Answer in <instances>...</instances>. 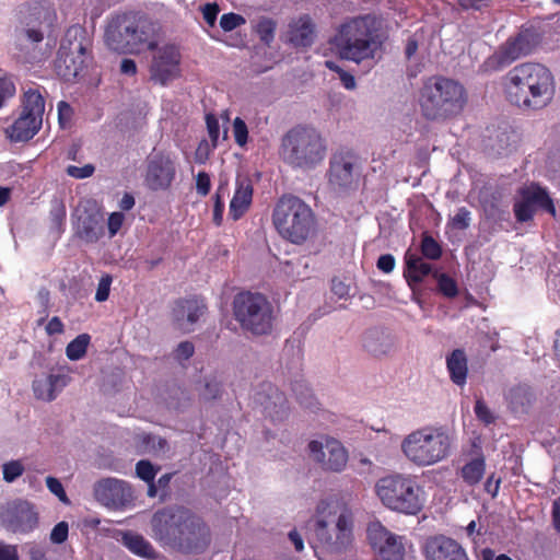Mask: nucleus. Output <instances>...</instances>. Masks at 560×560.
Listing matches in <instances>:
<instances>
[{"instance_id":"1","label":"nucleus","mask_w":560,"mask_h":560,"mask_svg":"<svg viewBox=\"0 0 560 560\" xmlns=\"http://www.w3.org/2000/svg\"><path fill=\"white\" fill-rule=\"evenodd\" d=\"M152 533L163 547L184 553H202L211 542L209 526L184 510L156 512L152 518Z\"/></svg>"},{"instance_id":"2","label":"nucleus","mask_w":560,"mask_h":560,"mask_svg":"<svg viewBox=\"0 0 560 560\" xmlns=\"http://www.w3.org/2000/svg\"><path fill=\"white\" fill-rule=\"evenodd\" d=\"M508 100L522 109L540 110L553 100L556 83L552 72L538 62H524L505 75Z\"/></svg>"},{"instance_id":"3","label":"nucleus","mask_w":560,"mask_h":560,"mask_svg":"<svg viewBox=\"0 0 560 560\" xmlns=\"http://www.w3.org/2000/svg\"><path fill=\"white\" fill-rule=\"evenodd\" d=\"M313 533L316 548L331 556L343 555L353 541V512L337 500H323L316 508Z\"/></svg>"},{"instance_id":"4","label":"nucleus","mask_w":560,"mask_h":560,"mask_svg":"<svg viewBox=\"0 0 560 560\" xmlns=\"http://www.w3.org/2000/svg\"><path fill=\"white\" fill-rule=\"evenodd\" d=\"M454 436L444 427L427 425L408 433L400 443L407 462L417 467H429L445 460L452 453Z\"/></svg>"},{"instance_id":"5","label":"nucleus","mask_w":560,"mask_h":560,"mask_svg":"<svg viewBox=\"0 0 560 560\" xmlns=\"http://www.w3.org/2000/svg\"><path fill=\"white\" fill-rule=\"evenodd\" d=\"M380 45L375 34L374 20L369 15L343 22L332 38V46L338 56L357 63L374 59Z\"/></svg>"},{"instance_id":"6","label":"nucleus","mask_w":560,"mask_h":560,"mask_svg":"<svg viewBox=\"0 0 560 560\" xmlns=\"http://www.w3.org/2000/svg\"><path fill=\"white\" fill-rule=\"evenodd\" d=\"M155 27L135 14L118 15L108 23L105 31L107 46L120 54H139L153 49Z\"/></svg>"},{"instance_id":"7","label":"nucleus","mask_w":560,"mask_h":560,"mask_svg":"<svg viewBox=\"0 0 560 560\" xmlns=\"http://www.w3.org/2000/svg\"><path fill=\"white\" fill-rule=\"evenodd\" d=\"M466 103L464 88L443 77L428 79L420 91L419 105L423 116L431 120L459 114Z\"/></svg>"},{"instance_id":"8","label":"nucleus","mask_w":560,"mask_h":560,"mask_svg":"<svg viewBox=\"0 0 560 560\" xmlns=\"http://www.w3.org/2000/svg\"><path fill=\"white\" fill-rule=\"evenodd\" d=\"M375 493L385 508L405 515L418 514L425 503L424 491L416 478L402 474L378 479Z\"/></svg>"},{"instance_id":"9","label":"nucleus","mask_w":560,"mask_h":560,"mask_svg":"<svg viewBox=\"0 0 560 560\" xmlns=\"http://www.w3.org/2000/svg\"><path fill=\"white\" fill-rule=\"evenodd\" d=\"M280 156L293 167L313 168L325 159L326 143L316 129L295 127L282 137Z\"/></svg>"},{"instance_id":"10","label":"nucleus","mask_w":560,"mask_h":560,"mask_svg":"<svg viewBox=\"0 0 560 560\" xmlns=\"http://www.w3.org/2000/svg\"><path fill=\"white\" fill-rule=\"evenodd\" d=\"M272 222L278 233L293 244H302L314 232L315 218L312 209L295 196H283L277 202Z\"/></svg>"},{"instance_id":"11","label":"nucleus","mask_w":560,"mask_h":560,"mask_svg":"<svg viewBox=\"0 0 560 560\" xmlns=\"http://www.w3.org/2000/svg\"><path fill=\"white\" fill-rule=\"evenodd\" d=\"M233 313L242 328L254 335H266L272 329L273 308L260 293H238L233 301Z\"/></svg>"},{"instance_id":"12","label":"nucleus","mask_w":560,"mask_h":560,"mask_svg":"<svg viewBox=\"0 0 560 560\" xmlns=\"http://www.w3.org/2000/svg\"><path fill=\"white\" fill-rule=\"evenodd\" d=\"M86 42L81 27H70L61 42L56 71L66 81L77 79L85 67Z\"/></svg>"},{"instance_id":"13","label":"nucleus","mask_w":560,"mask_h":560,"mask_svg":"<svg viewBox=\"0 0 560 560\" xmlns=\"http://www.w3.org/2000/svg\"><path fill=\"white\" fill-rule=\"evenodd\" d=\"M1 525L14 534H30L39 523L36 506L26 500H14L0 508Z\"/></svg>"},{"instance_id":"14","label":"nucleus","mask_w":560,"mask_h":560,"mask_svg":"<svg viewBox=\"0 0 560 560\" xmlns=\"http://www.w3.org/2000/svg\"><path fill=\"white\" fill-rule=\"evenodd\" d=\"M312 459L325 470L340 472L348 463V452L338 440L322 436L308 443Z\"/></svg>"},{"instance_id":"15","label":"nucleus","mask_w":560,"mask_h":560,"mask_svg":"<svg viewBox=\"0 0 560 560\" xmlns=\"http://www.w3.org/2000/svg\"><path fill=\"white\" fill-rule=\"evenodd\" d=\"M368 538L383 560H402L406 552V538L390 533L381 522H371L366 529Z\"/></svg>"},{"instance_id":"16","label":"nucleus","mask_w":560,"mask_h":560,"mask_svg":"<svg viewBox=\"0 0 560 560\" xmlns=\"http://www.w3.org/2000/svg\"><path fill=\"white\" fill-rule=\"evenodd\" d=\"M93 495L103 506L112 510H120L133 499L131 486L118 478H103L93 486Z\"/></svg>"},{"instance_id":"17","label":"nucleus","mask_w":560,"mask_h":560,"mask_svg":"<svg viewBox=\"0 0 560 560\" xmlns=\"http://www.w3.org/2000/svg\"><path fill=\"white\" fill-rule=\"evenodd\" d=\"M359 178L357 158L350 153L335 154L329 162L328 183L336 191L353 188Z\"/></svg>"},{"instance_id":"18","label":"nucleus","mask_w":560,"mask_h":560,"mask_svg":"<svg viewBox=\"0 0 560 560\" xmlns=\"http://www.w3.org/2000/svg\"><path fill=\"white\" fill-rule=\"evenodd\" d=\"M180 55L176 46L163 45L155 49L150 66L151 79L160 84H166L179 74Z\"/></svg>"},{"instance_id":"19","label":"nucleus","mask_w":560,"mask_h":560,"mask_svg":"<svg viewBox=\"0 0 560 560\" xmlns=\"http://www.w3.org/2000/svg\"><path fill=\"white\" fill-rule=\"evenodd\" d=\"M538 208L545 209L551 215L556 214L552 200L544 188L534 184L522 188L521 199L514 205L516 219L526 222L533 218Z\"/></svg>"},{"instance_id":"20","label":"nucleus","mask_w":560,"mask_h":560,"mask_svg":"<svg viewBox=\"0 0 560 560\" xmlns=\"http://www.w3.org/2000/svg\"><path fill=\"white\" fill-rule=\"evenodd\" d=\"M175 173L174 159L170 154L155 153L148 162L145 184L152 190H165L171 186Z\"/></svg>"},{"instance_id":"21","label":"nucleus","mask_w":560,"mask_h":560,"mask_svg":"<svg viewBox=\"0 0 560 560\" xmlns=\"http://www.w3.org/2000/svg\"><path fill=\"white\" fill-rule=\"evenodd\" d=\"M533 49V36L528 32H521L509 38L497 52L488 60L489 65L497 68L505 67L516 59L528 55Z\"/></svg>"},{"instance_id":"22","label":"nucleus","mask_w":560,"mask_h":560,"mask_svg":"<svg viewBox=\"0 0 560 560\" xmlns=\"http://www.w3.org/2000/svg\"><path fill=\"white\" fill-rule=\"evenodd\" d=\"M317 36L316 24L308 14H301L290 20L283 38L295 48L311 47Z\"/></svg>"},{"instance_id":"23","label":"nucleus","mask_w":560,"mask_h":560,"mask_svg":"<svg viewBox=\"0 0 560 560\" xmlns=\"http://www.w3.org/2000/svg\"><path fill=\"white\" fill-rule=\"evenodd\" d=\"M74 217L77 218V234L80 238L88 243H95L103 236L104 219L97 209L79 206Z\"/></svg>"},{"instance_id":"24","label":"nucleus","mask_w":560,"mask_h":560,"mask_svg":"<svg viewBox=\"0 0 560 560\" xmlns=\"http://www.w3.org/2000/svg\"><path fill=\"white\" fill-rule=\"evenodd\" d=\"M255 404L262 408L272 420H281L287 415L285 396L272 384L265 383L254 395Z\"/></svg>"},{"instance_id":"25","label":"nucleus","mask_w":560,"mask_h":560,"mask_svg":"<svg viewBox=\"0 0 560 560\" xmlns=\"http://www.w3.org/2000/svg\"><path fill=\"white\" fill-rule=\"evenodd\" d=\"M427 560H468L465 550L454 539L435 536L427 540L424 546Z\"/></svg>"},{"instance_id":"26","label":"nucleus","mask_w":560,"mask_h":560,"mask_svg":"<svg viewBox=\"0 0 560 560\" xmlns=\"http://www.w3.org/2000/svg\"><path fill=\"white\" fill-rule=\"evenodd\" d=\"M206 305L202 300L191 299L178 301L173 308V317L177 327L189 332L194 330L195 324L203 315Z\"/></svg>"},{"instance_id":"27","label":"nucleus","mask_w":560,"mask_h":560,"mask_svg":"<svg viewBox=\"0 0 560 560\" xmlns=\"http://www.w3.org/2000/svg\"><path fill=\"white\" fill-rule=\"evenodd\" d=\"M67 374H48L37 376L33 382V392L37 399L44 401L54 400L57 395L69 384Z\"/></svg>"},{"instance_id":"28","label":"nucleus","mask_w":560,"mask_h":560,"mask_svg":"<svg viewBox=\"0 0 560 560\" xmlns=\"http://www.w3.org/2000/svg\"><path fill=\"white\" fill-rule=\"evenodd\" d=\"M253 200V186L249 179L238 178L233 198L230 202L229 215L234 220L242 218L249 209Z\"/></svg>"},{"instance_id":"29","label":"nucleus","mask_w":560,"mask_h":560,"mask_svg":"<svg viewBox=\"0 0 560 560\" xmlns=\"http://www.w3.org/2000/svg\"><path fill=\"white\" fill-rule=\"evenodd\" d=\"M393 335L381 328L369 329L363 337L364 349L375 357L385 355L394 348Z\"/></svg>"},{"instance_id":"30","label":"nucleus","mask_w":560,"mask_h":560,"mask_svg":"<svg viewBox=\"0 0 560 560\" xmlns=\"http://www.w3.org/2000/svg\"><path fill=\"white\" fill-rule=\"evenodd\" d=\"M43 118L21 113L13 125L8 128L7 133L12 141H27L40 129Z\"/></svg>"},{"instance_id":"31","label":"nucleus","mask_w":560,"mask_h":560,"mask_svg":"<svg viewBox=\"0 0 560 560\" xmlns=\"http://www.w3.org/2000/svg\"><path fill=\"white\" fill-rule=\"evenodd\" d=\"M446 368L451 381L458 385L464 386L467 381L468 361L466 353L462 349H455L446 357Z\"/></svg>"},{"instance_id":"32","label":"nucleus","mask_w":560,"mask_h":560,"mask_svg":"<svg viewBox=\"0 0 560 560\" xmlns=\"http://www.w3.org/2000/svg\"><path fill=\"white\" fill-rule=\"evenodd\" d=\"M124 545L135 555L149 559H163L153 546L141 535L131 532L125 533L122 536Z\"/></svg>"},{"instance_id":"33","label":"nucleus","mask_w":560,"mask_h":560,"mask_svg":"<svg viewBox=\"0 0 560 560\" xmlns=\"http://www.w3.org/2000/svg\"><path fill=\"white\" fill-rule=\"evenodd\" d=\"M44 93H46V91L38 85H32L25 89L22 112L34 117L43 118L45 113Z\"/></svg>"},{"instance_id":"34","label":"nucleus","mask_w":560,"mask_h":560,"mask_svg":"<svg viewBox=\"0 0 560 560\" xmlns=\"http://www.w3.org/2000/svg\"><path fill=\"white\" fill-rule=\"evenodd\" d=\"M485 468V457L480 455L470 459L462 467L460 476L466 483L474 486L482 479Z\"/></svg>"},{"instance_id":"35","label":"nucleus","mask_w":560,"mask_h":560,"mask_svg":"<svg viewBox=\"0 0 560 560\" xmlns=\"http://www.w3.org/2000/svg\"><path fill=\"white\" fill-rule=\"evenodd\" d=\"M407 272L406 277L409 283L421 282L424 277L432 273L431 265L424 262L420 257H407Z\"/></svg>"},{"instance_id":"36","label":"nucleus","mask_w":560,"mask_h":560,"mask_svg":"<svg viewBox=\"0 0 560 560\" xmlns=\"http://www.w3.org/2000/svg\"><path fill=\"white\" fill-rule=\"evenodd\" d=\"M222 384L217 375H205L199 382L197 389L205 400L215 399L221 395Z\"/></svg>"},{"instance_id":"37","label":"nucleus","mask_w":560,"mask_h":560,"mask_svg":"<svg viewBox=\"0 0 560 560\" xmlns=\"http://www.w3.org/2000/svg\"><path fill=\"white\" fill-rule=\"evenodd\" d=\"M90 343V336L86 334L79 335L74 338L66 349L67 357L72 360H80L86 353L88 346Z\"/></svg>"},{"instance_id":"38","label":"nucleus","mask_w":560,"mask_h":560,"mask_svg":"<svg viewBox=\"0 0 560 560\" xmlns=\"http://www.w3.org/2000/svg\"><path fill=\"white\" fill-rule=\"evenodd\" d=\"M226 195H229L228 182L221 180L214 195L213 222L217 225H220L223 220L224 198Z\"/></svg>"},{"instance_id":"39","label":"nucleus","mask_w":560,"mask_h":560,"mask_svg":"<svg viewBox=\"0 0 560 560\" xmlns=\"http://www.w3.org/2000/svg\"><path fill=\"white\" fill-rule=\"evenodd\" d=\"M255 30L260 40L269 45L275 38L276 22L269 18H261L257 21Z\"/></svg>"},{"instance_id":"40","label":"nucleus","mask_w":560,"mask_h":560,"mask_svg":"<svg viewBox=\"0 0 560 560\" xmlns=\"http://www.w3.org/2000/svg\"><path fill=\"white\" fill-rule=\"evenodd\" d=\"M433 277L438 281L439 291L447 298H454L458 293L456 282L444 273L433 272Z\"/></svg>"},{"instance_id":"41","label":"nucleus","mask_w":560,"mask_h":560,"mask_svg":"<svg viewBox=\"0 0 560 560\" xmlns=\"http://www.w3.org/2000/svg\"><path fill=\"white\" fill-rule=\"evenodd\" d=\"M25 468L21 460H10L2 465V474L4 481L14 482L24 472Z\"/></svg>"},{"instance_id":"42","label":"nucleus","mask_w":560,"mask_h":560,"mask_svg":"<svg viewBox=\"0 0 560 560\" xmlns=\"http://www.w3.org/2000/svg\"><path fill=\"white\" fill-rule=\"evenodd\" d=\"M232 132L236 144L244 148L248 142V128L241 117L233 120Z\"/></svg>"},{"instance_id":"43","label":"nucleus","mask_w":560,"mask_h":560,"mask_svg":"<svg viewBox=\"0 0 560 560\" xmlns=\"http://www.w3.org/2000/svg\"><path fill=\"white\" fill-rule=\"evenodd\" d=\"M33 15L42 24L45 23L47 25L51 24L55 13L49 2L39 3L33 8Z\"/></svg>"},{"instance_id":"44","label":"nucleus","mask_w":560,"mask_h":560,"mask_svg":"<svg viewBox=\"0 0 560 560\" xmlns=\"http://www.w3.org/2000/svg\"><path fill=\"white\" fill-rule=\"evenodd\" d=\"M158 470L149 460H140L136 465L137 476L145 482H152Z\"/></svg>"},{"instance_id":"45","label":"nucleus","mask_w":560,"mask_h":560,"mask_svg":"<svg viewBox=\"0 0 560 560\" xmlns=\"http://www.w3.org/2000/svg\"><path fill=\"white\" fill-rule=\"evenodd\" d=\"M421 250H422V254L429 259H438L441 256L440 245L433 237H431L429 235H425L423 237L422 244H421Z\"/></svg>"},{"instance_id":"46","label":"nucleus","mask_w":560,"mask_h":560,"mask_svg":"<svg viewBox=\"0 0 560 560\" xmlns=\"http://www.w3.org/2000/svg\"><path fill=\"white\" fill-rule=\"evenodd\" d=\"M244 23L245 19L242 15L235 13L223 14L220 19V26L225 32L233 31L236 27L243 25Z\"/></svg>"},{"instance_id":"47","label":"nucleus","mask_w":560,"mask_h":560,"mask_svg":"<svg viewBox=\"0 0 560 560\" xmlns=\"http://www.w3.org/2000/svg\"><path fill=\"white\" fill-rule=\"evenodd\" d=\"M202 18L209 26H214L219 13V5L215 2H207L200 5Z\"/></svg>"},{"instance_id":"48","label":"nucleus","mask_w":560,"mask_h":560,"mask_svg":"<svg viewBox=\"0 0 560 560\" xmlns=\"http://www.w3.org/2000/svg\"><path fill=\"white\" fill-rule=\"evenodd\" d=\"M69 534V525L67 522H59L50 533V541L52 544H62L67 540Z\"/></svg>"},{"instance_id":"49","label":"nucleus","mask_w":560,"mask_h":560,"mask_svg":"<svg viewBox=\"0 0 560 560\" xmlns=\"http://www.w3.org/2000/svg\"><path fill=\"white\" fill-rule=\"evenodd\" d=\"M451 222L455 229L465 230L470 224V212L466 208H459Z\"/></svg>"},{"instance_id":"50","label":"nucleus","mask_w":560,"mask_h":560,"mask_svg":"<svg viewBox=\"0 0 560 560\" xmlns=\"http://www.w3.org/2000/svg\"><path fill=\"white\" fill-rule=\"evenodd\" d=\"M95 168L92 164H85L84 166L69 165L67 167V174L73 178L83 179L91 177Z\"/></svg>"},{"instance_id":"51","label":"nucleus","mask_w":560,"mask_h":560,"mask_svg":"<svg viewBox=\"0 0 560 560\" xmlns=\"http://www.w3.org/2000/svg\"><path fill=\"white\" fill-rule=\"evenodd\" d=\"M112 281L113 279L109 275H105L101 278L95 293V300L97 302H104L108 299Z\"/></svg>"},{"instance_id":"52","label":"nucleus","mask_w":560,"mask_h":560,"mask_svg":"<svg viewBox=\"0 0 560 560\" xmlns=\"http://www.w3.org/2000/svg\"><path fill=\"white\" fill-rule=\"evenodd\" d=\"M206 122H207V129H208L209 137L212 141V145L217 147L219 137H220L219 120L214 115L208 114L206 116Z\"/></svg>"},{"instance_id":"53","label":"nucleus","mask_w":560,"mask_h":560,"mask_svg":"<svg viewBox=\"0 0 560 560\" xmlns=\"http://www.w3.org/2000/svg\"><path fill=\"white\" fill-rule=\"evenodd\" d=\"M46 486L48 488V490L55 494L56 497H58V499L63 502V503H68V497L65 492V489H63V486L61 485V482L55 478V477H47L46 478Z\"/></svg>"},{"instance_id":"54","label":"nucleus","mask_w":560,"mask_h":560,"mask_svg":"<svg viewBox=\"0 0 560 560\" xmlns=\"http://www.w3.org/2000/svg\"><path fill=\"white\" fill-rule=\"evenodd\" d=\"M475 413L477 418L486 424L494 421V416L488 406L481 399H478L475 405Z\"/></svg>"},{"instance_id":"55","label":"nucleus","mask_w":560,"mask_h":560,"mask_svg":"<svg viewBox=\"0 0 560 560\" xmlns=\"http://www.w3.org/2000/svg\"><path fill=\"white\" fill-rule=\"evenodd\" d=\"M15 94V85L10 78H0V107Z\"/></svg>"},{"instance_id":"56","label":"nucleus","mask_w":560,"mask_h":560,"mask_svg":"<svg viewBox=\"0 0 560 560\" xmlns=\"http://www.w3.org/2000/svg\"><path fill=\"white\" fill-rule=\"evenodd\" d=\"M211 188V180L209 174L199 172L196 176V189L201 196H207Z\"/></svg>"},{"instance_id":"57","label":"nucleus","mask_w":560,"mask_h":560,"mask_svg":"<svg viewBox=\"0 0 560 560\" xmlns=\"http://www.w3.org/2000/svg\"><path fill=\"white\" fill-rule=\"evenodd\" d=\"M125 221V214L121 212H113L107 222L109 236L113 237L120 230L122 223Z\"/></svg>"},{"instance_id":"58","label":"nucleus","mask_w":560,"mask_h":560,"mask_svg":"<svg viewBox=\"0 0 560 560\" xmlns=\"http://www.w3.org/2000/svg\"><path fill=\"white\" fill-rule=\"evenodd\" d=\"M194 345L189 341H184L177 346L174 355L178 361L187 360L194 354Z\"/></svg>"},{"instance_id":"59","label":"nucleus","mask_w":560,"mask_h":560,"mask_svg":"<svg viewBox=\"0 0 560 560\" xmlns=\"http://www.w3.org/2000/svg\"><path fill=\"white\" fill-rule=\"evenodd\" d=\"M50 217L56 225L61 226L66 219L65 206L61 202H56L50 210Z\"/></svg>"},{"instance_id":"60","label":"nucleus","mask_w":560,"mask_h":560,"mask_svg":"<svg viewBox=\"0 0 560 560\" xmlns=\"http://www.w3.org/2000/svg\"><path fill=\"white\" fill-rule=\"evenodd\" d=\"M377 268L385 273L392 272L395 268L394 256L389 254L380 256V258L377 259Z\"/></svg>"},{"instance_id":"61","label":"nucleus","mask_w":560,"mask_h":560,"mask_svg":"<svg viewBox=\"0 0 560 560\" xmlns=\"http://www.w3.org/2000/svg\"><path fill=\"white\" fill-rule=\"evenodd\" d=\"M0 560H19L16 548L0 541Z\"/></svg>"},{"instance_id":"62","label":"nucleus","mask_w":560,"mask_h":560,"mask_svg":"<svg viewBox=\"0 0 560 560\" xmlns=\"http://www.w3.org/2000/svg\"><path fill=\"white\" fill-rule=\"evenodd\" d=\"M144 442L147 444L145 450L151 452H155L158 450L164 448L165 441L161 438L154 436V435H147L144 436Z\"/></svg>"},{"instance_id":"63","label":"nucleus","mask_w":560,"mask_h":560,"mask_svg":"<svg viewBox=\"0 0 560 560\" xmlns=\"http://www.w3.org/2000/svg\"><path fill=\"white\" fill-rule=\"evenodd\" d=\"M331 291L340 299L349 295V287L340 280H332Z\"/></svg>"},{"instance_id":"64","label":"nucleus","mask_w":560,"mask_h":560,"mask_svg":"<svg viewBox=\"0 0 560 560\" xmlns=\"http://www.w3.org/2000/svg\"><path fill=\"white\" fill-rule=\"evenodd\" d=\"M46 331L48 335L61 334L63 331V324L58 317H52L46 326Z\"/></svg>"}]
</instances>
